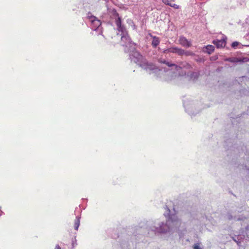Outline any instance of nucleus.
Wrapping results in <instances>:
<instances>
[{
    "instance_id": "obj_1",
    "label": "nucleus",
    "mask_w": 249,
    "mask_h": 249,
    "mask_svg": "<svg viewBox=\"0 0 249 249\" xmlns=\"http://www.w3.org/2000/svg\"><path fill=\"white\" fill-rule=\"evenodd\" d=\"M117 18L115 20V23L119 33H121V43L122 45L125 46L124 51L129 53V58L132 62H133L150 74H153L158 77L161 78L162 75L164 73L167 75H170L172 70H176V72H173L174 75H171L172 78L177 75L180 76V71L182 69H190L191 66L187 62H181L179 65L166 62L164 60L162 62L166 64L169 67L168 70L165 68L164 70L160 69L154 65L152 63L148 62L136 50V44L133 42L128 35L127 32L125 27L122 24L121 18L119 17L118 13L116 14Z\"/></svg>"
},
{
    "instance_id": "obj_2",
    "label": "nucleus",
    "mask_w": 249,
    "mask_h": 249,
    "mask_svg": "<svg viewBox=\"0 0 249 249\" xmlns=\"http://www.w3.org/2000/svg\"><path fill=\"white\" fill-rule=\"evenodd\" d=\"M166 211L164 215L166 218V222L159 221L154 223L149 228V231H153L155 234H172L174 232H182L186 231V224L179 218L175 209L171 212L166 206Z\"/></svg>"
},
{
    "instance_id": "obj_3",
    "label": "nucleus",
    "mask_w": 249,
    "mask_h": 249,
    "mask_svg": "<svg viewBox=\"0 0 249 249\" xmlns=\"http://www.w3.org/2000/svg\"><path fill=\"white\" fill-rule=\"evenodd\" d=\"M87 17L91 23V29L98 32V35H100L102 33L101 21L96 17L91 15L90 13H88Z\"/></svg>"
},
{
    "instance_id": "obj_4",
    "label": "nucleus",
    "mask_w": 249,
    "mask_h": 249,
    "mask_svg": "<svg viewBox=\"0 0 249 249\" xmlns=\"http://www.w3.org/2000/svg\"><path fill=\"white\" fill-rule=\"evenodd\" d=\"M227 37L225 36L222 35L220 39L214 40L213 43L216 46L217 48H222L226 45V39Z\"/></svg>"
},
{
    "instance_id": "obj_5",
    "label": "nucleus",
    "mask_w": 249,
    "mask_h": 249,
    "mask_svg": "<svg viewBox=\"0 0 249 249\" xmlns=\"http://www.w3.org/2000/svg\"><path fill=\"white\" fill-rule=\"evenodd\" d=\"M164 52L165 53H177L179 55H182L184 54V50L181 48H178L176 47H173L168 48V49L165 50L164 51Z\"/></svg>"
},
{
    "instance_id": "obj_6",
    "label": "nucleus",
    "mask_w": 249,
    "mask_h": 249,
    "mask_svg": "<svg viewBox=\"0 0 249 249\" xmlns=\"http://www.w3.org/2000/svg\"><path fill=\"white\" fill-rule=\"evenodd\" d=\"M178 41L181 45L185 47L188 48L191 45V42L184 36H180Z\"/></svg>"
},
{
    "instance_id": "obj_7",
    "label": "nucleus",
    "mask_w": 249,
    "mask_h": 249,
    "mask_svg": "<svg viewBox=\"0 0 249 249\" xmlns=\"http://www.w3.org/2000/svg\"><path fill=\"white\" fill-rule=\"evenodd\" d=\"M149 36L152 38V45L154 48L157 47L158 45H159L160 40L158 37H157L156 36H153L151 34H149Z\"/></svg>"
},
{
    "instance_id": "obj_8",
    "label": "nucleus",
    "mask_w": 249,
    "mask_h": 249,
    "mask_svg": "<svg viewBox=\"0 0 249 249\" xmlns=\"http://www.w3.org/2000/svg\"><path fill=\"white\" fill-rule=\"evenodd\" d=\"M203 52L208 54H211L214 50V47L212 45L206 46L203 48Z\"/></svg>"
},
{
    "instance_id": "obj_9",
    "label": "nucleus",
    "mask_w": 249,
    "mask_h": 249,
    "mask_svg": "<svg viewBox=\"0 0 249 249\" xmlns=\"http://www.w3.org/2000/svg\"><path fill=\"white\" fill-rule=\"evenodd\" d=\"M199 75V74L197 72H192L189 75H188V76H189V80L195 81L197 79Z\"/></svg>"
},
{
    "instance_id": "obj_10",
    "label": "nucleus",
    "mask_w": 249,
    "mask_h": 249,
    "mask_svg": "<svg viewBox=\"0 0 249 249\" xmlns=\"http://www.w3.org/2000/svg\"><path fill=\"white\" fill-rule=\"evenodd\" d=\"M193 107H185L186 111L189 114L190 116H194L198 113V111H197L195 112V111H193Z\"/></svg>"
},
{
    "instance_id": "obj_11",
    "label": "nucleus",
    "mask_w": 249,
    "mask_h": 249,
    "mask_svg": "<svg viewBox=\"0 0 249 249\" xmlns=\"http://www.w3.org/2000/svg\"><path fill=\"white\" fill-rule=\"evenodd\" d=\"M80 217L78 216L76 217V219L74 221V228L76 230H78L79 226L80 225Z\"/></svg>"
},
{
    "instance_id": "obj_12",
    "label": "nucleus",
    "mask_w": 249,
    "mask_h": 249,
    "mask_svg": "<svg viewBox=\"0 0 249 249\" xmlns=\"http://www.w3.org/2000/svg\"><path fill=\"white\" fill-rule=\"evenodd\" d=\"M184 54H185L186 56H193V55H195L194 53H193L192 52L185 51H184Z\"/></svg>"
},
{
    "instance_id": "obj_13",
    "label": "nucleus",
    "mask_w": 249,
    "mask_h": 249,
    "mask_svg": "<svg viewBox=\"0 0 249 249\" xmlns=\"http://www.w3.org/2000/svg\"><path fill=\"white\" fill-rule=\"evenodd\" d=\"M174 0H163L162 1L164 4L167 5V4H170V2H173Z\"/></svg>"
},
{
    "instance_id": "obj_14",
    "label": "nucleus",
    "mask_w": 249,
    "mask_h": 249,
    "mask_svg": "<svg viewBox=\"0 0 249 249\" xmlns=\"http://www.w3.org/2000/svg\"><path fill=\"white\" fill-rule=\"evenodd\" d=\"M194 249H201L199 243H196L194 246Z\"/></svg>"
},
{
    "instance_id": "obj_15",
    "label": "nucleus",
    "mask_w": 249,
    "mask_h": 249,
    "mask_svg": "<svg viewBox=\"0 0 249 249\" xmlns=\"http://www.w3.org/2000/svg\"><path fill=\"white\" fill-rule=\"evenodd\" d=\"M239 45V42L235 41L232 43L231 46L233 48H235Z\"/></svg>"
},
{
    "instance_id": "obj_16",
    "label": "nucleus",
    "mask_w": 249,
    "mask_h": 249,
    "mask_svg": "<svg viewBox=\"0 0 249 249\" xmlns=\"http://www.w3.org/2000/svg\"><path fill=\"white\" fill-rule=\"evenodd\" d=\"M171 7L175 8V9H178L179 8V5L176 4H173L172 5H171Z\"/></svg>"
},
{
    "instance_id": "obj_17",
    "label": "nucleus",
    "mask_w": 249,
    "mask_h": 249,
    "mask_svg": "<svg viewBox=\"0 0 249 249\" xmlns=\"http://www.w3.org/2000/svg\"><path fill=\"white\" fill-rule=\"evenodd\" d=\"M54 249H61V248L59 245L57 244L56 245Z\"/></svg>"
},
{
    "instance_id": "obj_18",
    "label": "nucleus",
    "mask_w": 249,
    "mask_h": 249,
    "mask_svg": "<svg viewBox=\"0 0 249 249\" xmlns=\"http://www.w3.org/2000/svg\"><path fill=\"white\" fill-rule=\"evenodd\" d=\"M228 61H230L231 62H234V61L233 60L232 58H229L227 59Z\"/></svg>"
},
{
    "instance_id": "obj_19",
    "label": "nucleus",
    "mask_w": 249,
    "mask_h": 249,
    "mask_svg": "<svg viewBox=\"0 0 249 249\" xmlns=\"http://www.w3.org/2000/svg\"><path fill=\"white\" fill-rule=\"evenodd\" d=\"M172 2H170V4H167V5H169L170 6H171V5H173V3H172Z\"/></svg>"
}]
</instances>
